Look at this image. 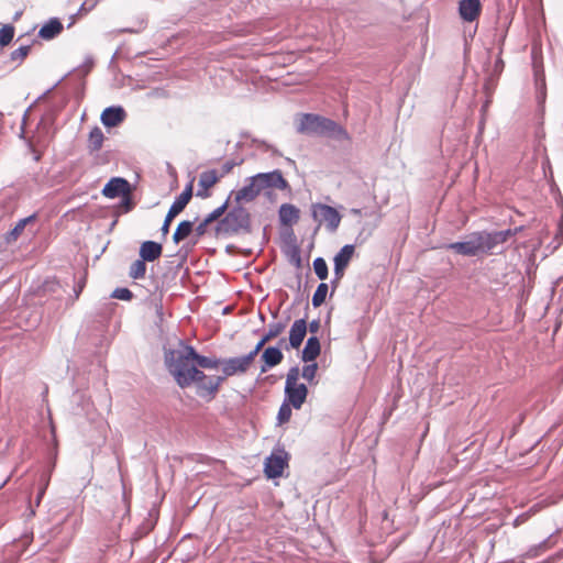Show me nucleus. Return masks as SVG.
Wrapping results in <instances>:
<instances>
[{
    "mask_svg": "<svg viewBox=\"0 0 563 563\" xmlns=\"http://www.w3.org/2000/svg\"><path fill=\"white\" fill-rule=\"evenodd\" d=\"M165 363L168 372L180 388H187L195 382V377L200 374L201 368L217 369L221 360L200 355L197 351L186 345L183 350L170 351L166 354Z\"/></svg>",
    "mask_w": 563,
    "mask_h": 563,
    "instance_id": "obj_1",
    "label": "nucleus"
},
{
    "mask_svg": "<svg viewBox=\"0 0 563 563\" xmlns=\"http://www.w3.org/2000/svg\"><path fill=\"white\" fill-rule=\"evenodd\" d=\"M298 132L332 137L338 141H351L349 132L335 121L312 113H305L300 118Z\"/></svg>",
    "mask_w": 563,
    "mask_h": 563,
    "instance_id": "obj_2",
    "label": "nucleus"
},
{
    "mask_svg": "<svg viewBox=\"0 0 563 563\" xmlns=\"http://www.w3.org/2000/svg\"><path fill=\"white\" fill-rule=\"evenodd\" d=\"M445 247L463 256H478L493 247V236L488 232H474L467 235L465 241L454 242Z\"/></svg>",
    "mask_w": 563,
    "mask_h": 563,
    "instance_id": "obj_3",
    "label": "nucleus"
},
{
    "mask_svg": "<svg viewBox=\"0 0 563 563\" xmlns=\"http://www.w3.org/2000/svg\"><path fill=\"white\" fill-rule=\"evenodd\" d=\"M299 376V368L291 367L287 373L285 385L286 402L290 404L295 409H300L308 396L307 386L298 382Z\"/></svg>",
    "mask_w": 563,
    "mask_h": 563,
    "instance_id": "obj_4",
    "label": "nucleus"
},
{
    "mask_svg": "<svg viewBox=\"0 0 563 563\" xmlns=\"http://www.w3.org/2000/svg\"><path fill=\"white\" fill-rule=\"evenodd\" d=\"M224 382V377L221 375L218 376H209L206 375L202 371L200 374L195 377V382L192 385L196 387V394L210 401L213 400L219 393V389Z\"/></svg>",
    "mask_w": 563,
    "mask_h": 563,
    "instance_id": "obj_5",
    "label": "nucleus"
},
{
    "mask_svg": "<svg viewBox=\"0 0 563 563\" xmlns=\"http://www.w3.org/2000/svg\"><path fill=\"white\" fill-rule=\"evenodd\" d=\"M312 218L318 221L319 224L325 223L330 231H335L341 223V214L339 211L324 203H313L311 206Z\"/></svg>",
    "mask_w": 563,
    "mask_h": 563,
    "instance_id": "obj_6",
    "label": "nucleus"
},
{
    "mask_svg": "<svg viewBox=\"0 0 563 563\" xmlns=\"http://www.w3.org/2000/svg\"><path fill=\"white\" fill-rule=\"evenodd\" d=\"M252 364L251 358L245 355L221 360V376L224 377L225 380L228 377L245 374Z\"/></svg>",
    "mask_w": 563,
    "mask_h": 563,
    "instance_id": "obj_7",
    "label": "nucleus"
},
{
    "mask_svg": "<svg viewBox=\"0 0 563 563\" xmlns=\"http://www.w3.org/2000/svg\"><path fill=\"white\" fill-rule=\"evenodd\" d=\"M101 192L109 199L121 198L124 195L133 194V187L125 178L113 177L104 185Z\"/></svg>",
    "mask_w": 563,
    "mask_h": 563,
    "instance_id": "obj_8",
    "label": "nucleus"
},
{
    "mask_svg": "<svg viewBox=\"0 0 563 563\" xmlns=\"http://www.w3.org/2000/svg\"><path fill=\"white\" fill-rule=\"evenodd\" d=\"M255 181L258 184L261 189L275 188L284 190L288 187L287 180L284 178L280 170H274L271 173H262L254 176Z\"/></svg>",
    "mask_w": 563,
    "mask_h": 563,
    "instance_id": "obj_9",
    "label": "nucleus"
},
{
    "mask_svg": "<svg viewBox=\"0 0 563 563\" xmlns=\"http://www.w3.org/2000/svg\"><path fill=\"white\" fill-rule=\"evenodd\" d=\"M246 213L243 209L229 212L219 223V232H236L246 222Z\"/></svg>",
    "mask_w": 563,
    "mask_h": 563,
    "instance_id": "obj_10",
    "label": "nucleus"
},
{
    "mask_svg": "<svg viewBox=\"0 0 563 563\" xmlns=\"http://www.w3.org/2000/svg\"><path fill=\"white\" fill-rule=\"evenodd\" d=\"M354 254L355 246L352 244H346L334 256V275L336 280H340L344 276V272Z\"/></svg>",
    "mask_w": 563,
    "mask_h": 563,
    "instance_id": "obj_11",
    "label": "nucleus"
},
{
    "mask_svg": "<svg viewBox=\"0 0 563 563\" xmlns=\"http://www.w3.org/2000/svg\"><path fill=\"white\" fill-rule=\"evenodd\" d=\"M286 466V456L283 454H272L266 459L264 472L268 478H276L283 475Z\"/></svg>",
    "mask_w": 563,
    "mask_h": 563,
    "instance_id": "obj_12",
    "label": "nucleus"
},
{
    "mask_svg": "<svg viewBox=\"0 0 563 563\" xmlns=\"http://www.w3.org/2000/svg\"><path fill=\"white\" fill-rule=\"evenodd\" d=\"M126 118L122 107H109L101 113V122L108 128H114L121 124Z\"/></svg>",
    "mask_w": 563,
    "mask_h": 563,
    "instance_id": "obj_13",
    "label": "nucleus"
},
{
    "mask_svg": "<svg viewBox=\"0 0 563 563\" xmlns=\"http://www.w3.org/2000/svg\"><path fill=\"white\" fill-rule=\"evenodd\" d=\"M192 190H194V179L189 181V184L186 186L184 191L176 198V200L170 206L168 212L170 216L177 217L180 212L184 211L186 206L189 203V201L192 198Z\"/></svg>",
    "mask_w": 563,
    "mask_h": 563,
    "instance_id": "obj_14",
    "label": "nucleus"
},
{
    "mask_svg": "<svg viewBox=\"0 0 563 563\" xmlns=\"http://www.w3.org/2000/svg\"><path fill=\"white\" fill-rule=\"evenodd\" d=\"M219 180V176L216 170H207L201 173L199 177V189L197 191V196L201 198L209 197V190L212 188Z\"/></svg>",
    "mask_w": 563,
    "mask_h": 563,
    "instance_id": "obj_15",
    "label": "nucleus"
},
{
    "mask_svg": "<svg viewBox=\"0 0 563 563\" xmlns=\"http://www.w3.org/2000/svg\"><path fill=\"white\" fill-rule=\"evenodd\" d=\"M459 12L463 20L472 22L479 15V0H462L459 5Z\"/></svg>",
    "mask_w": 563,
    "mask_h": 563,
    "instance_id": "obj_16",
    "label": "nucleus"
},
{
    "mask_svg": "<svg viewBox=\"0 0 563 563\" xmlns=\"http://www.w3.org/2000/svg\"><path fill=\"white\" fill-rule=\"evenodd\" d=\"M307 333V322L305 319H299L294 322L289 331V343L292 349H298Z\"/></svg>",
    "mask_w": 563,
    "mask_h": 563,
    "instance_id": "obj_17",
    "label": "nucleus"
},
{
    "mask_svg": "<svg viewBox=\"0 0 563 563\" xmlns=\"http://www.w3.org/2000/svg\"><path fill=\"white\" fill-rule=\"evenodd\" d=\"M163 247L154 241H145L140 247V256L143 261L154 262L161 257Z\"/></svg>",
    "mask_w": 563,
    "mask_h": 563,
    "instance_id": "obj_18",
    "label": "nucleus"
},
{
    "mask_svg": "<svg viewBox=\"0 0 563 563\" xmlns=\"http://www.w3.org/2000/svg\"><path fill=\"white\" fill-rule=\"evenodd\" d=\"M283 358L284 355L279 349L273 346L265 349L262 354L264 365L261 368V373H265L268 368L280 364Z\"/></svg>",
    "mask_w": 563,
    "mask_h": 563,
    "instance_id": "obj_19",
    "label": "nucleus"
},
{
    "mask_svg": "<svg viewBox=\"0 0 563 563\" xmlns=\"http://www.w3.org/2000/svg\"><path fill=\"white\" fill-rule=\"evenodd\" d=\"M299 209L290 203H284L279 209V219L282 224L291 227L299 220Z\"/></svg>",
    "mask_w": 563,
    "mask_h": 563,
    "instance_id": "obj_20",
    "label": "nucleus"
},
{
    "mask_svg": "<svg viewBox=\"0 0 563 563\" xmlns=\"http://www.w3.org/2000/svg\"><path fill=\"white\" fill-rule=\"evenodd\" d=\"M320 342L317 336H310L307 340L306 346L302 351V361L311 362L314 361L320 354Z\"/></svg>",
    "mask_w": 563,
    "mask_h": 563,
    "instance_id": "obj_21",
    "label": "nucleus"
},
{
    "mask_svg": "<svg viewBox=\"0 0 563 563\" xmlns=\"http://www.w3.org/2000/svg\"><path fill=\"white\" fill-rule=\"evenodd\" d=\"M63 31V24L57 19L49 20L38 31L40 37L44 40H52Z\"/></svg>",
    "mask_w": 563,
    "mask_h": 563,
    "instance_id": "obj_22",
    "label": "nucleus"
},
{
    "mask_svg": "<svg viewBox=\"0 0 563 563\" xmlns=\"http://www.w3.org/2000/svg\"><path fill=\"white\" fill-rule=\"evenodd\" d=\"M262 191L258 184L255 181L254 176L251 177L250 184L240 189L236 194L239 200H253Z\"/></svg>",
    "mask_w": 563,
    "mask_h": 563,
    "instance_id": "obj_23",
    "label": "nucleus"
},
{
    "mask_svg": "<svg viewBox=\"0 0 563 563\" xmlns=\"http://www.w3.org/2000/svg\"><path fill=\"white\" fill-rule=\"evenodd\" d=\"M104 141V135L99 126H95L88 136V150L90 152H98L101 150Z\"/></svg>",
    "mask_w": 563,
    "mask_h": 563,
    "instance_id": "obj_24",
    "label": "nucleus"
},
{
    "mask_svg": "<svg viewBox=\"0 0 563 563\" xmlns=\"http://www.w3.org/2000/svg\"><path fill=\"white\" fill-rule=\"evenodd\" d=\"M34 220H35V216L34 214L30 216V217H26L24 219H21L14 225V228L5 234V241L8 243L16 241L18 238L22 234V232L25 229L26 224L30 223V222H33Z\"/></svg>",
    "mask_w": 563,
    "mask_h": 563,
    "instance_id": "obj_25",
    "label": "nucleus"
},
{
    "mask_svg": "<svg viewBox=\"0 0 563 563\" xmlns=\"http://www.w3.org/2000/svg\"><path fill=\"white\" fill-rule=\"evenodd\" d=\"M192 229H194V224L191 221H181L174 234H173V241L178 244L179 242L184 241L185 239H187L190 233L192 232Z\"/></svg>",
    "mask_w": 563,
    "mask_h": 563,
    "instance_id": "obj_26",
    "label": "nucleus"
},
{
    "mask_svg": "<svg viewBox=\"0 0 563 563\" xmlns=\"http://www.w3.org/2000/svg\"><path fill=\"white\" fill-rule=\"evenodd\" d=\"M328 289H329V287L325 283L319 284V286L317 287V289L312 296L313 307H316V308L320 307L325 301Z\"/></svg>",
    "mask_w": 563,
    "mask_h": 563,
    "instance_id": "obj_27",
    "label": "nucleus"
},
{
    "mask_svg": "<svg viewBox=\"0 0 563 563\" xmlns=\"http://www.w3.org/2000/svg\"><path fill=\"white\" fill-rule=\"evenodd\" d=\"M14 26L5 24L0 29V46L9 45L14 37Z\"/></svg>",
    "mask_w": 563,
    "mask_h": 563,
    "instance_id": "obj_28",
    "label": "nucleus"
},
{
    "mask_svg": "<svg viewBox=\"0 0 563 563\" xmlns=\"http://www.w3.org/2000/svg\"><path fill=\"white\" fill-rule=\"evenodd\" d=\"M520 230H521V227L515 228L514 230L506 229V230L495 231V249L497 247V245L499 243L507 242L509 239H511L516 234V232H518Z\"/></svg>",
    "mask_w": 563,
    "mask_h": 563,
    "instance_id": "obj_29",
    "label": "nucleus"
},
{
    "mask_svg": "<svg viewBox=\"0 0 563 563\" xmlns=\"http://www.w3.org/2000/svg\"><path fill=\"white\" fill-rule=\"evenodd\" d=\"M30 51L31 46L29 45L20 46L10 54L11 62L15 63L16 65H21L23 60L27 57Z\"/></svg>",
    "mask_w": 563,
    "mask_h": 563,
    "instance_id": "obj_30",
    "label": "nucleus"
},
{
    "mask_svg": "<svg viewBox=\"0 0 563 563\" xmlns=\"http://www.w3.org/2000/svg\"><path fill=\"white\" fill-rule=\"evenodd\" d=\"M146 261L137 260L134 263H132L130 267V276L134 279H140L145 276L146 273Z\"/></svg>",
    "mask_w": 563,
    "mask_h": 563,
    "instance_id": "obj_31",
    "label": "nucleus"
},
{
    "mask_svg": "<svg viewBox=\"0 0 563 563\" xmlns=\"http://www.w3.org/2000/svg\"><path fill=\"white\" fill-rule=\"evenodd\" d=\"M313 271L319 279L324 280L328 278V265L322 257H317L313 261Z\"/></svg>",
    "mask_w": 563,
    "mask_h": 563,
    "instance_id": "obj_32",
    "label": "nucleus"
},
{
    "mask_svg": "<svg viewBox=\"0 0 563 563\" xmlns=\"http://www.w3.org/2000/svg\"><path fill=\"white\" fill-rule=\"evenodd\" d=\"M291 407L292 406L286 401L282 404L277 415L278 424L287 423L290 420L292 415Z\"/></svg>",
    "mask_w": 563,
    "mask_h": 563,
    "instance_id": "obj_33",
    "label": "nucleus"
},
{
    "mask_svg": "<svg viewBox=\"0 0 563 563\" xmlns=\"http://www.w3.org/2000/svg\"><path fill=\"white\" fill-rule=\"evenodd\" d=\"M286 325L284 323L277 322L272 323L268 327L267 332L264 334L266 340L272 341L273 339L277 338L279 334H282L285 330Z\"/></svg>",
    "mask_w": 563,
    "mask_h": 563,
    "instance_id": "obj_34",
    "label": "nucleus"
},
{
    "mask_svg": "<svg viewBox=\"0 0 563 563\" xmlns=\"http://www.w3.org/2000/svg\"><path fill=\"white\" fill-rule=\"evenodd\" d=\"M317 371H318V365L316 363L305 365L302 367L301 376L305 379H307L308 382H312L313 378L316 377Z\"/></svg>",
    "mask_w": 563,
    "mask_h": 563,
    "instance_id": "obj_35",
    "label": "nucleus"
},
{
    "mask_svg": "<svg viewBox=\"0 0 563 563\" xmlns=\"http://www.w3.org/2000/svg\"><path fill=\"white\" fill-rule=\"evenodd\" d=\"M135 207V203L132 199V194L124 195L121 197L120 208L124 212H130Z\"/></svg>",
    "mask_w": 563,
    "mask_h": 563,
    "instance_id": "obj_36",
    "label": "nucleus"
},
{
    "mask_svg": "<svg viewBox=\"0 0 563 563\" xmlns=\"http://www.w3.org/2000/svg\"><path fill=\"white\" fill-rule=\"evenodd\" d=\"M269 342L268 340H266L265 336H263L258 342L257 344L255 345V347L249 353L246 354L245 356L246 357H250L251 358V362L253 363L255 357L257 356V354L260 353V351L264 347V345Z\"/></svg>",
    "mask_w": 563,
    "mask_h": 563,
    "instance_id": "obj_37",
    "label": "nucleus"
},
{
    "mask_svg": "<svg viewBox=\"0 0 563 563\" xmlns=\"http://www.w3.org/2000/svg\"><path fill=\"white\" fill-rule=\"evenodd\" d=\"M132 292L128 288H118L113 291L112 297L121 300H130L132 298Z\"/></svg>",
    "mask_w": 563,
    "mask_h": 563,
    "instance_id": "obj_38",
    "label": "nucleus"
},
{
    "mask_svg": "<svg viewBox=\"0 0 563 563\" xmlns=\"http://www.w3.org/2000/svg\"><path fill=\"white\" fill-rule=\"evenodd\" d=\"M227 209V203L222 205L221 207L214 209L207 218V222L212 223L213 221L218 220L220 217L223 216L224 211Z\"/></svg>",
    "mask_w": 563,
    "mask_h": 563,
    "instance_id": "obj_39",
    "label": "nucleus"
},
{
    "mask_svg": "<svg viewBox=\"0 0 563 563\" xmlns=\"http://www.w3.org/2000/svg\"><path fill=\"white\" fill-rule=\"evenodd\" d=\"M175 218H176L175 216H173V214L170 216V213H169V212H167V214H166V217H165V220H164V223H163L162 229H161L162 234H163L164 236L168 234L170 223H172V221H173Z\"/></svg>",
    "mask_w": 563,
    "mask_h": 563,
    "instance_id": "obj_40",
    "label": "nucleus"
},
{
    "mask_svg": "<svg viewBox=\"0 0 563 563\" xmlns=\"http://www.w3.org/2000/svg\"><path fill=\"white\" fill-rule=\"evenodd\" d=\"M210 223L207 222V220L205 219L202 222H200L197 227H196V233L198 236H202L206 232H207V227L209 225Z\"/></svg>",
    "mask_w": 563,
    "mask_h": 563,
    "instance_id": "obj_41",
    "label": "nucleus"
},
{
    "mask_svg": "<svg viewBox=\"0 0 563 563\" xmlns=\"http://www.w3.org/2000/svg\"><path fill=\"white\" fill-rule=\"evenodd\" d=\"M504 69V62L499 58H495V76L501 73Z\"/></svg>",
    "mask_w": 563,
    "mask_h": 563,
    "instance_id": "obj_42",
    "label": "nucleus"
},
{
    "mask_svg": "<svg viewBox=\"0 0 563 563\" xmlns=\"http://www.w3.org/2000/svg\"><path fill=\"white\" fill-rule=\"evenodd\" d=\"M488 108H489V101L487 100V101L484 103L483 108H482V111H483V121H484V120H486V114H487V112H488Z\"/></svg>",
    "mask_w": 563,
    "mask_h": 563,
    "instance_id": "obj_43",
    "label": "nucleus"
},
{
    "mask_svg": "<svg viewBox=\"0 0 563 563\" xmlns=\"http://www.w3.org/2000/svg\"><path fill=\"white\" fill-rule=\"evenodd\" d=\"M318 328H319V323L318 321H312L309 325V329L311 332H317L318 331Z\"/></svg>",
    "mask_w": 563,
    "mask_h": 563,
    "instance_id": "obj_44",
    "label": "nucleus"
},
{
    "mask_svg": "<svg viewBox=\"0 0 563 563\" xmlns=\"http://www.w3.org/2000/svg\"><path fill=\"white\" fill-rule=\"evenodd\" d=\"M44 492H45V487H43V488L40 490L38 495H37V501H36V503H37V505L40 504L41 498H42V496L44 495Z\"/></svg>",
    "mask_w": 563,
    "mask_h": 563,
    "instance_id": "obj_45",
    "label": "nucleus"
},
{
    "mask_svg": "<svg viewBox=\"0 0 563 563\" xmlns=\"http://www.w3.org/2000/svg\"><path fill=\"white\" fill-rule=\"evenodd\" d=\"M534 73H536V76L539 77V69H538V66H537L536 62H534Z\"/></svg>",
    "mask_w": 563,
    "mask_h": 563,
    "instance_id": "obj_46",
    "label": "nucleus"
},
{
    "mask_svg": "<svg viewBox=\"0 0 563 563\" xmlns=\"http://www.w3.org/2000/svg\"><path fill=\"white\" fill-rule=\"evenodd\" d=\"M231 167H232L231 165H227V166H225V172H230V170H231Z\"/></svg>",
    "mask_w": 563,
    "mask_h": 563,
    "instance_id": "obj_47",
    "label": "nucleus"
},
{
    "mask_svg": "<svg viewBox=\"0 0 563 563\" xmlns=\"http://www.w3.org/2000/svg\"><path fill=\"white\" fill-rule=\"evenodd\" d=\"M563 563V562H562Z\"/></svg>",
    "mask_w": 563,
    "mask_h": 563,
    "instance_id": "obj_48",
    "label": "nucleus"
}]
</instances>
